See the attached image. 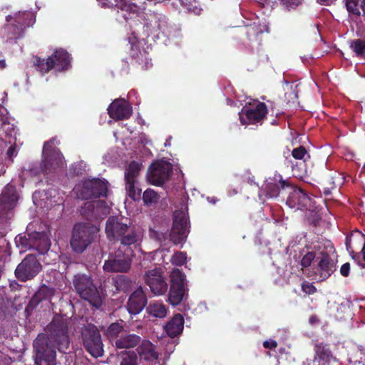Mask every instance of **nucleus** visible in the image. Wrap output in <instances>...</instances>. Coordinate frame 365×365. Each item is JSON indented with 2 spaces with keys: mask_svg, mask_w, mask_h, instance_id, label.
<instances>
[{
  "mask_svg": "<svg viewBox=\"0 0 365 365\" xmlns=\"http://www.w3.org/2000/svg\"><path fill=\"white\" fill-rule=\"evenodd\" d=\"M15 242L17 247L24 250L32 249L33 232L18 235L15 238Z\"/></svg>",
  "mask_w": 365,
  "mask_h": 365,
  "instance_id": "nucleus-37",
  "label": "nucleus"
},
{
  "mask_svg": "<svg viewBox=\"0 0 365 365\" xmlns=\"http://www.w3.org/2000/svg\"><path fill=\"white\" fill-rule=\"evenodd\" d=\"M132 113L129 103L123 98L114 100L108 108L109 116L115 120H127L131 116Z\"/></svg>",
  "mask_w": 365,
  "mask_h": 365,
  "instance_id": "nucleus-20",
  "label": "nucleus"
},
{
  "mask_svg": "<svg viewBox=\"0 0 365 365\" xmlns=\"http://www.w3.org/2000/svg\"><path fill=\"white\" fill-rule=\"evenodd\" d=\"M143 279L153 294L163 295L168 291V283L162 268L155 267L145 272Z\"/></svg>",
  "mask_w": 365,
  "mask_h": 365,
  "instance_id": "nucleus-14",
  "label": "nucleus"
},
{
  "mask_svg": "<svg viewBox=\"0 0 365 365\" xmlns=\"http://www.w3.org/2000/svg\"><path fill=\"white\" fill-rule=\"evenodd\" d=\"M84 169L83 168V163H74L69 168V175L71 177H75L81 175L83 173Z\"/></svg>",
  "mask_w": 365,
  "mask_h": 365,
  "instance_id": "nucleus-46",
  "label": "nucleus"
},
{
  "mask_svg": "<svg viewBox=\"0 0 365 365\" xmlns=\"http://www.w3.org/2000/svg\"><path fill=\"white\" fill-rule=\"evenodd\" d=\"M57 151L58 150L53 147V145L51 144V141H46L44 143L43 148V156H46L48 155H50L51 153H53Z\"/></svg>",
  "mask_w": 365,
  "mask_h": 365,
  "instance_id": "nucleus-52",
  "label": "nucleus"
},
{
  "mask_svg": "<svg viewBox=\"0 0 365 365\" xmlns=\"http://www.w3.org/2000/svg\"><path fill=\"white\" fill-rule=\"evenodd\" d=\"M289 187H291V184L288 181L284 180L281 175H276L267 182L265 185V190L268 196L275 197L279 195L281 189L284 190Z\"/></svg>",
  "mask_w": 365,
  "mask_h": 365,
  "instance_id": "nucleus-25",
  "label": "nucleus"
},
{
  "mask_svg": "<svg viewBox=\"0 0 365 365\" xmlns=\"http://www.w3.org/2000/svg\"><path fill=\"white\" fill-rule=\"evenodd\" d=\"M6 63L4 60H0V68H5Z\"/></svg>",
  "mask_w": 365,
  "mask_h": 365,
  "instance_id": "nucleus-61",
  "label": "nucleus"
},
{
  "mask_svg": "<svg viewBox=\"0 0 365 365\" xmlns=\"http://www.w3.org/2000/svg\"><path fill=\"white\" fill-rule=\"evenodd\" d=\"M42 266L36 255H27L16 267L15 277L21 282L33 279L41 271Z\"/></svg>",
  "mask_w": 365,
  "mask_h": 365,
  "instance_id": "nucleus-10",
  "label": "nucleus"
},
{
  "mask_svg": "<svg viewBox=\"0 0 365 365\" xmlns=\"http://www.w3.org/2000/svg\"><path fill=\"white\" fill-rule=\"evenodd\" d=\"M318 3L324 5H329L331 0H317Z\"/></svg>",
  "mask_w": 365,
  "mask_h": 365,
  "instance_id": "nucleus-58",
  "label": "nucleus"
},
{
  "mask_svg": "<svg viewBox=\"0 0 365 365\" xmlns=\"http://www.w3.org/2000/svg\"><path fill=\"white\" fill-rule=\"evenodd\" d=\"M6 155L9 159H12L14 156H16L17 155V150H16V145L14 144L11 145L6 153Z\"/></svg>",
  "mask_w": 365,
  "mask_h": 365,
  "instance_id": "nucleus-54",
  "label": "nucleus"
},
{
  "mask_svg": "<svg viewBox=\"0 0 365 365\" xmlns=\"http://www.w3.org/2000/svg\"><path fill=\"white\" fill-rule=\"evenodd\" d=\"M188 217L182 210H176L173 213V227L170 233V240L174 245L185 242L189 230L187 227Z\"/></svg>",
  "mask_w": 365,
  "mask_h": 365,
  "instance_id": "nucleus-12",
  "label": "nucleus"
},
{
  "mask_svg": "<svg viewBox=\"0 0 365 365\" xmlns=\"http://www.w3.org/2000/svg\"><path fill=\"white\" fill-rule=\"evenodd\" d=\"M142 165L135 160L131 161L125 169V182L136 181V179L141 170Z\"/></svg>",
  "mask_w": 365,
  "mask_h": 365,
  "instance_id": "nucleus-35",
  "label": "nucleus"
},
{
  "mask_svg": "<svg viewBox=\"0 0 365 365\" xmlns=\"http://www.w3.org/2000/svg\"><path fill=\"white\" fill-rule=\"evenodd\" d=\"M11 18V16H7V17H6V21H10L9 19H10Z\"/></svg>",
  "mask_w": 365,
  "mask_h": 365,
  "instance_id": "nucleus-64",
  "label": "nucleus"
},
{
  "mask_svg": "<svg viewBox=\"0 0 365 365\" xmlns=\"http://www.w3.org/2000/svg\"><path fill=\"white\" fill-rule=\"evenodd\" d=\"M298 4H299V3H296V2L292 1V2L289 3L287 6L289 9H294V8H296L298 6Z\"/></svg>",
  "mask_w": 365,
  "mask_h": 365,
  "instance_id": "nucleus-57",
  "label": "nucleus"
},
{
  "mask_svg": "<svg viewBox=\"0 0 365 365\" xmlns=\"http://www.w3.org/2000/svg\"><path fill=\"white\" fill-rule=\"evenodd\" d=\"M291 191L287 197L286 204L292 209L312 211L316 208L314 200L304 190L294 187L291 185Z\"/></svg>",
  "mask_w": 365,
  "mask_h": 365,
  "instance_id": "nucleus-13",
  "label": "nucleus"
},
{
  "mask_svg": "<svg viewBox=\"0 0 365 365\" xmlns=\"http://www.w3.org/2000/svg\"><path fill=\"white\" fill-rule=\"evenodd\" d=\"M136 351L140 359L144 361L153 362L158 359V353L155 351V346L149 340L144 339L140 341Z\"/></svg>",
  "mask_w": 365,
  "mask_h": 365,
  "instance_id": "nucleus-24",
  "label": "nucleus"
},
{
  "mask_svg": "<svg viewBox=\"0 0 365 365\" xmlns=\"http://www.w3.org/2000/svg\"><path fill=\"white\" fill-rule=\"evenodd\" d=\"M118 9L124 12L123 16L125 21L143 16V13L140 6L134 3L128 2L127 0H124L121 3Z\"/></svg>",
  "mask_w": 365,
  "mask_h": 365,
  "instance_id": "nucleus-31",
  "label": "nucleus"
},
{
  "mask_svg": "<svg viewBox=\"0 0 365 365\" xmlns=\"http://www.w3.org/2000/svg\"><path fill=\"white\" fill-rule=\"evenodd\" d=\"M320 280L327 279L336 269V261L324 251L319 252L315 265Z\"/></svg>",
  "mask_w": 365,
  "mask_h": 365,
  "instance_id": "nucleus-18",
  "label": "nucleus"
},
{
  "mask_svg": "<svg viewBox=\"0 0 365 365\" xmlns=\"http://www.w3.org/2000/svg\"><path fill=\"white\" fill-rule=\"evenodd\" d=\"M136 181L125 182L127 195L134 201L139 200L141 196V189L135 187Z\"/></svg>",
  "mask_w": 365,
  "mask_h": 365,
  "instance_id": "nucleus-42",
  "label": "nucleus"
},
{
  "mask_svg": "<svg viewBox=\"0 0 365 365\" xmlns=\"http://www.w3.org/2000/svg\"><path fill=\"white\" fill-rule=\"evenodd\" d=\"M19 195L14 185L8 184L0 195V217L14 209L18 202Z\"/></svg>",
  "mask_w": 365,
  "mask_h": 365,
  "instance_id": "nucleus-19",
  "label": "nucleus"
},
{
  "mask_svg": "<svg viewBox=\"0 0 365 365\" xmlns=\"http://www.w3.org/2000/svg\"><path fill=\"white\" fill-rule=\"evenodd\" d=\"M143 31L148 36L165 34L168 29V21L165 15L156 12L143 13Z\"/></svg>",
  "mask_w": 365,
  "mask_h": 365,
  "instance_id": "nucleus-11",
  "label": "nucleus"
},
{
  "mask_svg": "<svg viewBox=\"0 0 365 365\" xmlns=\"http://www.w3.org/2000/svg\"><path fill=\"white\" fill-rule=\"evenodd\" d=\"M56 140V138H52L48 141H51V144L54 145L55 141Z\"/></svg>",
  "mask_w": 365,
  "mask_h": 365,
  "instance_id": "nucleus-62",
  "label": "nucleus"
},
{
  "mask_svg": "<svg viewBox=\"0 0 365 365\" xmlns=\"http://www.w3.org/2000/svg\"><path fill=\"white\" fill-rule=\"evenodd\" d=\"M302 290L307 294H313L317 292V288L312 283L304 282L302 284Z\"/></svg>",
  "mask_w": 365,
  "mask_h": 365,
  "instance_id": "nucleus-50",
  "label": "nucleus"
},
{
  "mask_svg": "<svg viewBox=\"0 0 365 365\" xmlns=\"http://www.w3.org/2000/svg\"><path fill=\"white\" fill-rule=\"evenodd\" d=\"M323 193L326 196H328L331 194V190L329 188H324Z\"/></svg>",
  "mask_w": 365,
  "mask_h": 365,
  "instance_id": "nucleus-60",
  "label": "nucleus"
},
{
  "mask_svg": "<svg viewBox=\"0 0 365 365\" xmlns=\"http://www.w3.org/2000/svg\"><path fill=\"white\" fill-rule=\"evenodd\" d=\"M68 324L67 319L56 317L49 325L50 337L38 338L34 341L36 365H56V347L60 352L66 353L70 344Z\"/></svg>",
  "mask_w": 365,
  "mask_h": 365,
  "instance_id": "nucleus-1",
  "label": "nucleus"
},
{
  "mask_svg": "<svg viewBox=\"0 0 365 365\" xmlns=\"http://www.w3.org/2000/svg\"><path fill=\"white\" fill-rule=\"evenodd\" d=\"M150 314L155 317L162 318L166 315L167 309L164 304L161 303H155L149 307Z\"/></svg>",
  "mask_w": 365,
  "mask_h": 365,
  "instance_id": "nucleus-45",
  "label": "nucleus"
},
{
  "mask_svg": "<svg viewBox=\"0 0 365 365\" xmlns=\"http://www.w3.org/2000/svg\"><path fill=\"white\" fill-rule=\"evenodd\" d=\"M314 350L315 352L314 360H318L319 365H329L332 360H336L328 344L317 342L314 345Z\"/></svg>",
  "mask_w": 365,
  "mask_h": 365,
  "instance_id": "nucleus-23",
  "label": "nucleus"
},
{
  "mask_svg": "<svg viewBox=\"0 0 365 365\" xmlns=\"http://www.w3.org/2000/svg\"><path fill=\"white\" fill-rule=\"evenodd\" d=\"M55 292L56 289L54 288L43 284L32 297L31 303L37 305L43 300H50L55 294Z\"/></svg>",
  "mask_w": 365,
  "mask_h": 365,
  "instance_id": "nucleus-32",
  "label": "nucleus"
},
{
  "mask_svg": "<svg viewBox=\"0 0 365 365\" xmlns=\"http://www.w3.org/2000/svg\"><path fill=\"white\" fill-rule=\"evenodd\" d=\"M9 286L11 288V289L14 290L19 289V287H21V285L16 280L10 282Z\"/></svg>",
  "mask_w": 365,
  "mask_h": 365,
  "instance_id": "nucleus-56",
  "label": "nucleus"
},
{
  "mask_svg": "<svg viewBox=\"0 0 365 365\" xmlns=\"http://www.w3.org/2000/svg\"><path fill=\"white\" fill-rule=\"evenodd\" d=\"M96 228L86 223L76 224L73 228L70 244L73 251L81 254L94 240Z\"/></svg>",
  "mask_w": 365,
  "mask_h": 365,
  "instance_id": "nucleus-5",
  "label": "nucleus"
},
{
  "mask_svg": "<svg viewBox=\"0 0 365 365\" xmlns=\"http://www.w3.org/2000/svg\"><path fill=\"white\" fill-rule=\"evenodd\" d=\"M45 157L46 162H50L55 170L57 168L62 167L63 165V157L59 150L53 153H51Z\"/></svg>",
  "mask_w": 365,
  "mask_h": 365,
  "instance_id": "nucleus-44",
  "label": "nucleus"
},
{
  "mask_svg": "<svg viewBox=\"0 0 365 365\" xmlns=\"http://www.w3.org/2000/svg\"><path fill=\"white\" fill-rule=\"evenodd\" d=\"M269 28L266 24L254 22L252 24L244 26L241 31L246 36L250 43L259 40V36L264 32H268Z\"/></svg>",
  "mask_w": 365,
  "mask_h": 365,
  "instance_id": "nucleus-26",
  "label": "nucleus"
},
{
  "mask_svg": "<svg viewBox=\"0 0 365 365\" xmlns=\"http://www.w3.org/2000/svg\"><path fill=\"white\" fill-rule=\"evenodd\" d=\"M141 341V337L135 334H121L115 340V346L117 349H128L135 347Z\"/></svg>",
  "mask_w": 365,
  "mask_h": 365,
  "instance_id": "nucleus-29",
  "label": "nucleus"
},
{
  "mask_svg": "<svg viewBox=\"0 0 365 365\" xmlns=\"http://www.w3.org/2000/svg\"><path fill=\"white\" fill-rule=\"evenodd\" d=\"M292 155L296 160H304L302 163H300L299 165L292 163V171L294 173V175L302 177L303 173L306 171V165L304 164L305 162V156L307 155L309 158V155L307 153V150L306 148L300 145L294 149H293L292 152Z\"/></svg>",
  "mask_w": 365,
  "mask_h": 365,
  "instance_id": "nucleus-28",
  "label": "nucleus"
},
{
  "mask_svg": "<svg viewBox=\"0 0 365 365\" xmlns=\"http://www.w3.org/2000/svg\"><path fill=\"white\" fill-rule=\"evenodd\" d=\"M300 255L302 257L300 261L302 270H304V269L309 267L314 260L315 262L317 263V257L318 256V253H316L314 251H308L306 253H304L303 251L301 252Z\"/></svg>",
  "mask_w": 365,
  "mask_h": 365,
  "instance_id": "nucleus-39",
  "label": "nucleus"
},
{
  "mask_svg": "<svg viewBox=\"0 0 365 365\" xmlns=\"http://www.w3.org/2000/svg\"><path fill=\"white\" fill-rule=\"evenodd\" d=\"M263 346L266 349H273L277 346V342L274 340H267L263 342Z\"/></svg>",
  "mask_w": 365,
  "mask_h": 365,
  "instance_id": "nucleus-55",
  "label": "nucleus"
},
{
  "mask_svg": "<svg viewBox=\"0 0 365 365\" xmlns=\"http://www.w3.org/2000/svg\"><path fill=\"white\" fill-rule=\"evenodd\" d=\"M347 11L356 17L365 16V0H344Z\"/></svg>",
  "mask_w": 365,
  "mask_h": 365,
  "instance_id": "nucleus-33",
  "label": "nucleus"
},
{
  "mask_svg": "<svg viewBox=\"0 0 365 365\" xmlns=\"http://www.w3.org/2000/svg\"><path fill=\"white\" fill-rule=\"evenodd\" d=\"M40 169L43 174L51 173L55 171L53 165L50 162H46V157L43 156L40 165Z\"/></svg>",
  "mask_w": 365,
  "mask_h": 365,
  "instance_id": "nucleus-48",
  "label": "nucleus"
},
{
  "mask_svg": "<svg viewBox=\"0 0 365 365\" xmlns=\"http://www.w3.org/2000/svg\"><path fill=\"white\" fill-rule=\"evenodd\" d=\"M159 194L153 189L148 188L143 194V200L145 205H155L160 200Z\"/></svg>",
  "mask_w": 365,
  "mask_h": 365,
  "instance_id": "nucleus-38",
  "label": "nucleus"
},
{
  "mask_svg": "<svg viewBox=\"0 0 365 365\" xmlns=\"http://www.w3.org/2000/svg\"><path fill=\"white\" fill-rule=\"evenodd\" d=\"M119 365H138V357L134 351L124 350L117 354Z\"/></svg>",
  "mask_w": 365,
  "mask_h": 365,
  "instance_id": "nucleus-34",
  "label": "nucleus"
},
{
  "mask_svg": "<svg viewBox=\"0 0 365 365\" xmlns=\"http://www.w3.org/2000/svg\"><path fill=\"white\" fill-rule=\"evenodd\" d=\"M185 275L179 269H174L170 274V287L168 302L173 306L180 304L186 295Z\"/></svg>",
  "mask_w": 365,
  "mask_h": 365,
  "instance_id": "nucleus-9",
  "label": "nucleus"
},
{
  "mask_svg": "<svg viewBox=\"0 0 365 365\" xmlns=\"http://www.w3.org/2000/svg\"><path fill=\"white\" fill-rule=\"evenodd\" d=\"M184 318L182 314H175L164 327L168 336L173 338L180 334L183 330Z\"/></svg>",
  "mask_w": 365,
  "mask_h": 365,
  "instance_id": "nucleus-30",
  "label": "nucleus"
},
{
  "mask_svg": "<svg viewBox=\"0 0 365 365\" xmlns=\"http://www.w3.org/2000/svg\"><path fill=\"white\" fill-rule=\"evenodd\" d=\"M96 205V212H98V215L100 212H102L103 214H106L109 212V207L104 200H97L94 201Z\"/></svg>",
  "mask_w": 365,
  "mask_h": 365,
  "instance_id": "nucleus-49",
  "label": "nucleus"
},
{
  "mask_svg": "<svg viewBox=\"0 0 365 365\" xmlns=\"http://www.w3.org/2000/svg\"><path fill=\"white\" fill-rule=\"evenodd\" d=\"M102 1L104 6L110 8H116L118 10L124 0H98Z\"/></svg>",
  "mask_w": 365,
  "mask_h": 365,
  "instance_id": "nucleus-51",
  "label": "nucleus"
},
{
  "mask_svg": "<svg viewBox=\"0 0 365 365\" xmlns=\"http://www.w3.org/2000/svg\"><path fill=\"white\" fill-rule=\"evenodd\" d=\"M346 248L351 258L361 267H365V237L361 232L346 238Z\"/></svg>",
  "mask_w": 365,
  "mask_h": 365,
  "instance_id": "nucleus-15",
  "label": "nucleus"
},
{
  "mask_svg": "<svg viewBox=\"0 0 365 365\" xmlns=\"http://www.w3.org/2000/svg\"><path fill=\"white\" fill-rule=\"evenodd\" d=\"M81 339L84 349L93 357L98 358L103 355V344L101 333L97 327L88 324L81 329Z\"/></svg>",
  "mask_w": 365,
  "mask_h": 365,
  "instance_id": "nucleus-6",
  "label": "nucleus"
},
{
  "mask_svg": "<svg viewBox=\"0 0 365 365\" xmlns=\"http://www.w3.org/2000/svg\"><path fill=\"white\" fill-rule=\"evenodd\" d=\"M123 329V325L119 322L112 323L107 329L106 334L110 341H115L120 336Z\"/></svg>",
  "mask_w": 365,
  "mask_h": 365,
  "instance_id": "nucleus-43",
  "label": "nucleus"
},
{
  "mask_svg": "<svg viewBox=\"0 0 365 365\" xmlns=\"http://www.w3.org/2000/svg\"><path fill=\"white\" fill-rule=\"evenodd\" d=\"M34 65L41 73H48L53 69L56 72L67 71L71 67L70 54L64 49H56L46 59L36 56Z\"/></svg>",
  "mask_w": 365,
  "mask_h": 365,
  "instance_id": "nucleus-4",
  "label": "nucleus"
},
{
  "mask_svg": "<svg viewBox=\"0 0 365 365\" xmlns=\"http://www.w3.org/2000/svg\"><path fill=\"white\" fill-rule=\"evenodd\" d=\"M173 173V165L165 160H157L153 163L148 169L147 180L155 186H163L167 182Z\"/></svg>",
  "mask_w": 365,
  "mask_h": 365,
  "instance_id": "nucleus-8",
  "label": "nucleus"
},
{
  "mask_svg": "<svg viewBox=\"0 0 365 365\" xmlns=\"http://www.w3.org/2000/svg\"><path fill=\"white\" fill-rule=\"evenodd\" d=\"M72 284L74 291L82 299L88 302L96 308L101 307L102 297L90 275L81 273L75 274L72 279Z\"/></svg>",
  "mask_w": 365,
  "mask_h": 365,
  "instance_id": "nucleus-3",
  "label": "nucleus"
},
{
  "mask_svg": "<svg viewBox=\"0 0 365 365\" xmlns=\"http://www.w3.org/2000/svg\"><path fill=\"white\" fill-rule=\"evenodd\" d=\"M186 259V253L182 252H177L173 255L171 258V262L175 265L181 266L185 263Z\"/></svg>",
  "mask_w": 365,
  "mask_h": 365,
  "instance_id": "nucleus-47",
  "label": "nucleus"
},
{
  "mask_svg": "<svg viewBox=\"0 0 365 365\" xmlns=\"http://www.w3.org/2000/svg\"><path fill=\"white\" fill-rule=\"evenodd\" d=\"M106 233L110 240H116L124 246H130L138 242L135 229L130 226L128 219L110 216L106 221Z\"/></svg>",
  "mask_w": 365,
  "mask_h": 365,
  "instance_id": "nucleus-2",
  "label": "nucleus"
},
{
  "mask_svg": "<svg viewBox=\"0 0 365 365\" xmlns=\"http://www.w3.org/2000/svg\"><path fill=\"white\" fill-rule=\"evenodd\" d=\"M267 114V108L264 103L258 102L251 108L244 107L239 113L242 125L256 124L261 123Z\"/></svg>",
  "mask_w": 365,
  "mask_h": 365,
  "instance_id": "nucleus-17",
  "label": "nucleus"
},
{
  "mask_svg": "<svg viewBox=\"0 0 365 365\" xmlns=\"http://www.w3.org/2000/svg\"><path fill=\"white\" fill-rule=\"evenodd\" d=\"M350 272V264L349 262H346L343 264L340 268V274L343 277H348Z\"/></svg>",
  "mask_w": 365,
  "mask_h": 365,
  "instance_id": "nucleus-53",
  "label": "nucleus"
},
{
  "mask_svg": "<svg viewBox=\"0 0 365 365\" xmlns=\"http://www.w3.org/2000/svg\"><path fill=\"white\" fill-rule=\"evenodd\" d=\"M113 281L116 290L119 292H128L133 286V281L125 275L117 276Z\"/></svg>",
  "mask_w": 365,
  "mask_h": 365,
  "instance_id": "nucleus-36",
  "label": "nucleus"
},
{
  "mask_svg": "<svg viewBox=\"0 0 365 365\" xmlns=\"http://www.w3.org/2000/svg\"><path fill=\"white\" fill-rule=\"evenodd\" d=\"M350 48L359 58H365V41L357 38L350 42Z\"/></svg>",
  "mask_w": 365,
  "mask_h": 365,
  "instance_id": "nucleus-41",
  "label": "nucleus"
},
{
  "mask_svg": "<svg viewBox=\"0 0 365 365\" xmlns=\"http://www.w3.org/2000/svg\"><path fill=\"white\" fill-rule=\"evenodd\" d=\"M75 189L78 197L82 200L106 197L108 193L107 183L98 178L86 180Z\"/></svg>",
  "mask_w": 365,
  "mask_h": 365,
  "instance_id": "nucleus-7",
  "label": "nucleus"
},
{
  "mask_svg": "<svg viewBox=\"0 0 365 365\" xmlns=\"http://www.w3.org/2000/svg\"><path fill=\"white\" fill-rule=\"evenodd\" d=\"M81 214L86 219H90L98 215L96 212V205L94 201H88L84 203L81 207Z\"/></svg>",
  "mask_w": 365,
  "mask_h": 365,
  "instance_id": "nucleus-40",
  "label": "nucleus"
},
{
  "mask_svg": "<svg viewBox=\"0 0 365 365\" xmlns=\"http://www.w3.org/2000/svg\"><path fill=\"white\" fill-rule=\"evenodd\" d=\"M50 247L51 241L45 232H33L32 249L43 255L48 251Z\"/></svg>",
  "mask_w": 365,
  "mask_h": 365,
  "instance_id": "nucleus-27",
  "label": "nucleus"
},
{
  "mask_svg": "<svg viewBox=\"0 0 365 365\" xmlns=\"http://www.w3.org/2000/svg\"><path fill=\"white\" fill-rule=\"evenodd\" d=\"M318 321V319L316 316H312L309 319V322L311 324H314Z\"/></svg>",
  "mask_w": 365,
  "mask_h": 365,
  "instance_id": "nucleus-59",
  "label": "nucleus"
},
{
  "mask_svg": "<svg viewBox=\"0 0 365 365\" xmlns=\"http://www.w3.org/2000/svg\"><path fill=\"white\" fill-rule=\"evenodd\" d=\"M131 267V259L121 251L110 255L103 264V270L107 272H127Z\"/></svg>",
  "mask_w": 365,
  "mask_h": 365,
  "instance_id": "nucleus-16",
  "label": "nucleus"
},
{
  "mask_svg": "<svg viewBox=\"0 0 365 365\" xmlns=\"http://www.w3.org/2000/svg\"><path fill=\"white\" fill-rule=\"evenodd\" d=\"M33 14L31 13H23L15 17L16 24L6 25L5 29L11 32V38H18L22 36L26 26H29L32 22Z\"/></svg>",
  "mask_w": 365,
  "mask_h": 365,
  "instance_id": "nucleus-22",
  "label": "nucleus"
},
{
  "mask_svg": "<svg viewBox=\"0 0 365 365\" xmlns=\"http://www.w3.org/2000/svg\"><path fill=\"white\" fill-rule=\"evenodd\" d=\"M147 302V296L140 286L130 295L126 304L127 309L131 314H138L144 309Z\"/></svg>",
  "mask_w": 365,
  "mask_h": 365,
  "instance_id": "nucleus-21",
  "label": "nucleus"
},
{
  "mask_svg": "<svg viewBox=\"0 0 365 365\" xmlns=\"http://www.w3.org/2000/svg\"><path fill=\"white\" fill-rule=\"evenodd\" d=\"M360 350H361L362 352H365V345H361V346H360Z\"/></svg>",
  "mask_w": 365,
  "mask_h": 365,
  "instance_id": "nucleus-63",
  "label": "nucleus"
}]
</instances>
